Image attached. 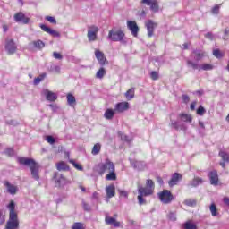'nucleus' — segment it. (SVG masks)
I'll return each mask as SVG.
<instances>
[{"instance_id": "f257e3e1", "label": "nucleus", "mask_w": 229, "mask_h": 229, "mask_svg": "<svg viewBox=\"0 0 229 229\" xmlns=\"http://www.w3.org/2000/svg\"><path fill=\"white\" fill-rule=\"evenodd\" d=\"M95 173L99 176L106 174V182H115L117 174L115 173V164L112 160L106 158L104 163H99L95 166Z\"/></svg>"}, {"instance_id": "f03ea898", "label": "nucleus", "mask_w": 229, "mask_h": 229, "mask_svg": "<svg viewBox=\"0 0 229 229\" xmlns=\"http://www.w3.org/2000/svg\"><path fill=\"white\" fill-rule=\"evenodd\" d=\"M146 187L138 186V203L139 205H146V199L144 197L147 196H153L155 192V182L153 180H147L146 181Z\"/></svg>"}, {"instance_id": "7ed1b4c3", "label": "nucleus", "mask_w": 229, "mask_h": 229, "mask_svg": "<svg viewBox=\"0 0 229 229\" xmlns=\"http://www.w3.org/2000/svg\"><path fill=\"white\" fill-rule=\"evenodd\" d=\"M18 162L21 165H28V167H30L31 176L32 178H34V180H38L40 178L38 176V169L40 166L37 164V162L34 161V159L26 158V157H18Z\"/></svg>"}, {"instance_id": "20e7f679", "label": "nucleus", "mask_w": 229, "mask_h": 229, "mask_svg": "<svg viewBox=\"0 0 229 229\" xmlns=\"http://www.w3.org/2000/svg\"><path fill=\"white\" fill-rule=\"evenodd\" d=\"M124 31L123 30H109L107 38L113 42H123L124 40Z\"/></svg>"}, {"instance_id": "39448f33", "label": "nucleus", "mask_w": 229, "mask_h": 229, "mask_svg": "<svg viewBox=\"0 0 229 229\" xmlns=\"http://www.w3.org/2000/svg\"><path fill=\"white\" fill-rule=\"evenodd\" d=\"M157 198L160 199L163 205H169L174 199L173 193L169 190H164L163 191L157 194Z\"/></svg>"}, {"instance_id": "423d86ee", "label": "nucleus", "mask_w": 229, "mask_h": 229, "mask_svg": "<svg viewBox=\"0 0 229 229\" xmlns=\"http://www.w3.org/2000/svg\"><path fill=\"white\" fill-rule=\"evenodd\" d=\"M99 31V28L96 25H92L89 27L88 30V40L89 42H95L98 39V32Z\"/></svg>"}, {"instance_id": "0eeeda50", "label": "nucleus", "mask_w": 229, "mask_h": 229, "mask_svg": "<svg viewBox=\"0 0 229 229\" xmlns=\"http://www.w3.org/2000/svg\"><path fill=\"white\" fill-rule=\"evenodd\" d=\"M127 28L131 31L132 37H139V25H137V21H127Z\"/></svg>"}, {"instance_id": "6e6552de", "label": "nucleus", "mask_w": 229, "mask_h": 229, "mask_svg": "<svg viewBox=\"0 0 229 229\" xmlns=\"http://www.w3.org/2000/svg\"><path fill=\"white\" fill-rule=\"evenodd\" d=\"M5 51H7L8 55H13L17 51V45H15L13 39H6Z\"/></svg>"}, {"instance_id": "1a4fd4ad", "label": "nucleus", "mask_w": 229, "mask_h": 229, "mask_svg": "<svg viewBox=\"0 0 229 229\" xmlns=\"http://www.w3.org/2000/svg\"><path fill=\"white\" fill-rule=\"evenodd\" d=\"M145 26L147 28L148 37L151 38L153 37V33H155V29L158 26V24L153 21V20H148L145 23Z\"/></svg>"}, {"instance_id": "9d476101", "label": "nucleus", "mask_w": 229, "mask_h": 229, "mask_svg": "<svg viewBox=\"0 0 229 229\" xmlns=\"http://www.w3.org/2000/svg\"><path fill=\"white\" fill-rule=\"evenodd\" d=\"M95 56L102 67L103 65H108V60L105 57V54L103 52L98 49L95 50Z\"/></svg>"}, {"instance_id": "9b49d317", "label": "nucleus", "mask_w": 229, "mask_h": 229, "mask_svg": "<svg viewBox=\"0 0 229 229\" xmlns=\"http://www.w3.org/2000/svg\"><path fill=\"white\" fill-rule=\"evenodd\" d=\"M210 184L217 187L219 185V175L217 174V171L214 170L208 173V174Z\"/></svg>"}, {"instance_id": "f8f14e48", "label": "nucleus", "mask_w": 229, "mask_h": 229, "mask_svg": "<svg viewBox=\"0 0 229 229\" xmlns=\"http://www.w3.org/2000/svg\"><path fill=\"white\" fill-rule=\"evenodd\" d=\"M130 109V103L128 102H120L117 103L114 106V112L118 114H123V112H126V110Z\"/></svg>"}, {"instance_id": "ddd939ff", "label": "nucleus", "mask_w": 229, "mask_h": 229, "mask_svg": "<svg viewBox=\"0 0 229 229\" xmlns=\"http://www.w3.org/2000/svg\"><path fill=\"white\" fill-rule=\"evenodd\" d=\"M15 22H21L22 24H29L30 18L26 17V15L22 13H18L14 14Z\"/></svg>"}, {"instance_id": "4468645a", "label": "nucleus", "mask_w": 229, "mask_h": 229, "mask_svg": "<svg viewBox=\"0 0 229 229\" xmlns=\"http://www.w3.org/2000/svg\"><path fill=\"white\" fill-rule=\"evenodd\" d=\"M44 96H46L47 101H50V103H54V101H56L58 99V95L53 91H49V89H45L43 91Z\"/></svg>"}, {"instance_id": "2eb2a0df", "label": "nucleus", "mask_w": 229, "mask_h": 229, "mask_svg": "<svg viewBox=\"0 0 229 229\" xmlns=\"http://www.w3.org/2000/svg\"><path fill=\"white\" fill-rule=\"evenodd\" d=\"M4 185L6 187L7 192H9V194H12L13 196L17 194V191H19V188H17V186L10 183V182L8 181H5L4 182Z\"/></svg>"}, {"instance_id": "dca6fc26", "label": "nucleus", "mask_w": 229, "mask_h": 229, "mask_svg": "<svg viewBox=\"0 0 229 229\" xmlns=\"http://www.w3.org/2000/svg\"><path fill=\"white\" fill-rule=\"evenodd\" d=\"M180 180H182V174L179 173H174L172 175L171 180L168 182V185L170 187H174V185H178V182H180Z\"/></svg>"}, {"instance_id": "f3484780", "label": "nucleus", "mask_w": 229, "mask_h": 229, "mask_svg": "<svg viewBox=\"0 0 229 229\" xmlns=\"http://www.w3.org/2000/svg\"><path fill=\"white\" fill-rule=\"evenodd\" d=\"M40 28L41 30H43V31H45L46 33H48L49 35H52V37H60V32L55 30H52L51 28L44 25V24H41L40 25Z\"/></svg>"}, {"instance_id": "a211bd4d", "label": "nucleus", "mask_w": 229, "mask_h": 229, "mask_svg": "<svg viewBox=\"0 0 229 229\" xmlns=\"http://www.w3.org/2000/svg\"><path fill=\"white\" fill-rule=\"evenodd\" d=\"M54 178L55 180V182L58 183V186L65 185L67 183V180L64 178V174H55Z\"/></svg>"}, {"instance_id": "6ab92c4d", "label": "nucleus", "mask_w": 229, "mask_h": 229, "mask_svg": "<svg viewBox=\"0 0 229 229\" xmlns=\"http://www.w3.org/2000/svg\"><path fill=\"white\" fill-rule=\"evenodd\" d=\"M106 198H108V199H110V198H114V196H115V185L110 184L106 186Z\"/></svg>"}, {"instance_id": "aec40b11", "label": "nucleus", "mask_w": 229, "mask_h": 229, "mask_svg": "<svg viewBox=\"0 0 229 229\" xmlns=\"http://www.w3.org/2000/svg\"><path fill=\"white\" fill-rule=\"evenodd\" d=\"M105 221L106 225H112L114 228H119V226H121V222H118L114 217L106 216Z\"/></svg>"}, {"instance_id": "412c9836", "label": "nucleus", "mask_w": 229, "mask_h": 229, "mask_svg": "<svg viewBox=\"0 0 229 229\" xmlns=\"http://www.w3.org/2000/svg\"><path fill=\"white\" fill-rule=\"evenodd\" d=\"M131 165L138 171L146 169V163H144V161H132Z\"/></svg>"}, {"instance_id": "4be33fe9", "label": "nucleus", "mask_w": 229, "mask_h": 229, "mask_svg": "<svg viewBox=\"0 0 229 229\" xmlns=\"http://www.w3.org/2000/svg\"><path fill=\"white\" fill-rule=\"evenodd\" d=\"M170 126L172 128H174V130H182V131H185L187 130V126L183 123H178L176 121H171Z\"/></svg>"}, {"instance_id": "5701e85b", "label": "nucleus", "mask_w": 229, "mask_h": 229, "mask_svg": "<svg viewBox=\"0 0 229 229\" xmlns=\"http://www.w3.org/2000/svg\"><path fill=\"white\" fill-rule=\"evenodd\" d=\"M186 64H187V66L190 67V69H193V71H200L201 64H198V62H194L192 60H187Z\"/></svg>"}, {"instance_id": "b1692460", "label": "nucleus", "mask_w": 229, "mask_h": 229, "mask_svg": "<svg viewBox=\"0 0 229 229\" xmlns=\"http://www.w3.org/2000/svg\"><path fill=\"white\" fill-rule=\"evenodd\" d=\"M66 99L69 106H72V108L76 106V98L72 93L66 95Z\"/></svg>"}, {"instance_id": "393cba45", "label": "nucleus", "mask_w": 229, "mask_h": 229, "mask_svg": "<svg viewBox=\"0 0 229 229\" xmlns=\"http://www.w3.org/2000/svg\"><path fill=\"white\" fill-rule=\"evenodd\" d=\"M192 53L195 55L194 60L196 62H199L201 59L205 58V52L202 50H193Z\"/></svg>"}, {"instance_id": "a878e982", "label": "nucleus", "mask_w": 229, "mask_h": 229, "mask_svg": "<svg viewBox=\"0 0 229 229\" xmlns=\"http://www.w3.org/2000/svg\"><path fill=\"white\" fill-rule=\"evenodd\" d=\"M115 112L116 111L114 109H106L104 114L105 119H106L107 121H112V119H114L115 115Z\"/></svg>"}, {"instance_id": "bb28decb", "label": "nucleus", "mask_w": 229, "mask_h": 229, "mask_svg": "<svg viewBox=\"0 0 229 229\" xmlns=\"http://www.w3.org/2000/svg\"><path fill=\"white\" fill-rule=\"evenodd\" d=\"M203 183V180L200 177H194L192 181L190 182V187H198Z\"/></svg>"}, {"instance_id": "cd10ccee", "label": "nucleus", "mask_w": 229, "mask_h": 229, "mask_svg": "<svg viewBox=\"0 0 229 229\" xmlns=\"http://www.w3.org/2000/svg\"><path fill=\"white\" fill-rule=\"evenodd\" d=\"M57 171H69V165H67V163L61 161L56 164Z\"/></svg>"}, {"instance_id": "c85d7f7f", "label": "nucleus", "mask_w": 229, "mask_h": 229, "mask_svg": "<svg viewBox=\"0 0 229 229\" xmlns=\"http://www.w3.org/2000/svg\"><path fill=\"white\" fill-rule=\"evenodd\" d=\"M179 118L181 121H183V123H192V115L191 114H180Z\"/></svg>"}, {"instance_id": "c756f323", "label": "nucleus", "mask_w": 229, "mask_h": 229, "mask_svg": "<svg viewBox=\"0 0 229 229\" xmlns=\"http://www.w3.org/2000/svg\"><path fill=\"white\" fill-rule=\"evenodd\" d=\"M125 98L128 101L135 98V88H131L126 93Z\"/></svg>"}, {"instance_id": "7c9ffc66", "label": "nucleus", "mask_w": 229, "mask_h": 229, "mask_svg": "<svg viewBox=\"0 0 229 229\" xmlns=\"http://www.w3.org/2000/svg\"><path fill=\"white\" fill-rule=\"evenodd\" d=\"M148 6H150V10L154 12V13H157L159 10L158 2L157 0H152Z\"/></svg>"}, {"instance_id": "2f4dec72", "label": "nucleus", "mask_w": 229, "mask_h": 229, "mask_svg": "<svg viewBox=\"0 0 229 229\" xmlns=\"http://www.w3.org/2000/svg\"><path fill=\"white\" fill-rule=\"evenodd\" d=\"M209 210H210L211 216L213 217H216V216H217L219 215V213L217 212V207L216 206L215 203H212L209 206Z\"/></svg>"}, {"instance_id": "473e14b6", "label": "nucleus", "mask_w": 229, "mask_h": 229, "mask_svg": "<svg viewBox=\"0 0 229 229\" xmlns=\"http://www.w3.org/2000/svg\"><path fill=\"white\" fill-rule=\"evenodd\" d=\"M105 74H106V70L101 67L96 73V78L98 80H103L105 78Z\"/></svg>"}, {"instance_id": "72a5a7b5", "label": "nucleus", "mask_w": 229, "mask_h": 229, "mask_svg": "<svg viewBox=\"0 0 229 229\" xmlns=\"http://www.w3.org/2000/svg\"><path fill=\"white\" fill-rule=\"evenodd\" d=\"M101 151V144L100 143H97L93 146V148L91 150V155H99Z\"/></svg>"}, {"instance_id": "f704fd0d", "label": "nucleus", "mask_w": 229, "mask_h": 229, "mask_svg": "<svg viewBox=\"0 0 229 229\" xmlns=\"http://www.w3.org/2000/svg\"><path fill=\"white\" fill-rule=\"evenodd\" d=\"M212 69H214V65L210 64H200V71H212Z\"/></svg>"}, {"instance_id": "c9c22d12", "label": "nucleus", "mask_w": 229, "mask_h": 229, "mask_svg": "<svg viewBox=\"0 0 229 229\" xmlns=\"http://www.w3.org/2000/svg\"><path fill=\"white\" fill-rule=\"evenodd\" d=\"M69 162L72 164V165H73V167L75 169H77V171H83V166H81V165L76 163V161H74V159H69Z\"/></svg>"}, {"instance_id": "e433bc0d", "label": "nucleus", "mask_w": 229, "mask_h": 229, "mask_svg": "<svg viewBox=\"0 0 229 229\" xmlns=\"http://www.w3.org/2000/svg\"><path fill=\"white\" fill-rule=\"evenodd\" d=\"M33 46L38 49H42V47H46V44L42 40H37V41H33Z\"/></svg>"}, {"instance_id": "4c0bfd02", "label": "nucleus", "mask_w": 229, "mask_h": 229, "mask_svg": "<svg viewBox=\"0 0 229 229\" xmlns=\"http://www.w3.org/2000/svg\"><path fill=\"white\" fill-rule=\"evenodd\" d=\"M219 157H221L222 160L225 162L229 163V154L225 152V151H220L219 152Z\"/></svg>"}, {"instance_id": "58836bf2", "label": "nucleus", "mask_w": 229, "mask_h": 229, "mask_svg": "<svg viewBox=\"0 0 229 229\" xmlns=\"http://www.w3.org/2000/svg\"><path fill=\"white\" fill-rule=\"evenodd\" d=\"M184 229H198V227L196 226V224L186 222L184 224Z\"/></svg>"}, {"instance_id": "ea45409f", "label": "nucleus", "mask_w": 229, "mask_h": 229, "mask_svg": "<svg viewBox=\"0 0 229 229\" xmlns=\"http://www.w3.org/2000/svg\"><path fill=\"white\" fill-rule=\"evenodd\" d=\"M213 55L216 56V58H223V56H225V54L219 49H215L213 51Z\"/></svg>"}, {"instance_id": "a19ab883", "label": "nucleus", "mask_w": 229, "mask_h": 229, "mask_svg": "<svg viewBox=\"0 0 229 229\" xmlns=\"http://www.w3.org/2000/svg\"><path fill=\"white\" fill-rule=\"evenodd\" d=\"M72 229H85V226L83 225V223L76 222L72 226Z\"/></svg>"}, {"instance_id": "79ce46f5", "label": "nucleus", "mask_w": 229, "mask_h": 229, "mask_svg": "<svg viewBox=\"0 0 229 229\" xmlns=\"http://www.w3.org/2000/svg\"><path fill=\"white\" fill-rule=\"evenodd\" d=\"M119 135H120L121 139L123 140H124L125 142H131V140H132L131 138L128 137L126 134H124L123 132H120Z\"/></svg>"}, {"instance_id": "37998d69", "label": "nucleus", "mask_w": 229, "mask_h": 229, "mask_svg": "<svg viewBox=\"0 0 229 229\" xmlns=\"http://www.w3.org/2000/svg\"><path fill=\"white\" fill-rule=\"evenodd\" d=\"M220 8H221V6H220L219 4H216V5L211 9V13H213V15H218Z\"/></svg>"}, {"instance_id": "c03bdc74", "label": "nucleus", "mask_w": 229, "mask_h": 229, "mask_svg": "<svg viewBox=\"0 0 229 229\" xmlns=\"http://www.w3.org/2000/svg\"><path fill=\"white\" fill-rule=\"evenodd\" d=\"M44 78H46V73H43L42 75H40V77L35 78L34 85H38V83H40V81H42V80H44Z\"/></svg>"}, {"instance_id": "a18cd8bd", "label": "nucleus", "mask_w": 229, "mask_h": 229, "mask_svg": "<svg viewBox=\"0 0 229 229\" xmlns=\"http://www.w3.org/2000/svg\"><path fill=\"white\" fill-rule=\"evenodd\" d=\"M184 204H186L187 207H194V205H196V200L189 199L184 200Z\"/></svg>"}, {"instance_id": "49530a36", "label": "nucleus", "mask_w": 229, "mask_h": 229, "mask_svg": "<svg viewBox=\"0 0 229 229\" xmlns=\"http://www.w3.org/2000/svg\"><path fill=\"white\" fill-rule=\"evenodd\" d=\"M206 112L207 111L205 110V107H203L201 106L197 109L198 115H205Z\"/></svg>"}, {"instance_id": "de8ad7c7", "label": "nucleus", "mask_w": 229, "mask_h": 229, "mask_svg": "<svg viewBox=\"0 0 229 229\" xmlns=\"http://www.w3.org/2000/svg\"><path fill=\"white\" fill-rule=\"evenodd\" d=\"M168 219H169L170 221H176V213H174V212H170V213L168 214Z\"/></svg>"}, {"instance_id": "09e8293b", "label": "nucleus", "mask_w": 229, "mask_h": 229, "mask_svg": "<svg viewBox=\"0 0 229 229\" xmlns=\"http://www.w3.org/2000/svg\"><path fill=\"white\" fill-rule=\"evenodd\" d=\"M46 140L48 144H55V142H56V140H55L53 136H47Z\"/></svg>"}, {"instance_id": "8fccbe9b", "label": "nucleus", "mask_w": 229, "mask_h": 229, "mask_svg": "<svg viewBox=\"0 0 229 229\" xmlns=\"http://www.w3.org/2000/svg\"><path fill=\"white\" fill-rule=\"evenodd\" d=\"M46 21H48V22H51V24H56V19L52 16H47Z\"/></svg>"}, {"instance_id": "3c124183", "label": "nucleus", "mask_w": 229, "mask_h": 229, "mask_svg": "<svg viewBox=\"0 0 229 229\" xmlns=\"http://www.w3.org/2000/svg\"><path fill=\"white\" fill-rule=\"evenodd\" d=\"M118 192L123 198H128V191L124 190H118Z\"/></svg>"}, {"instance_id": "603ef678", "label": "nucleus", "mask_w": 229, "mask_h": 229, "mask_svg": "<svg viewBox=\"0 0 229 229\" xmlns=\"http://www.w3.org/2000/svg\"><path fill=\"white\" fill-rule=\"evenodd\" d=\"M53 56H54V58H55V60H62V58H64V56L61 55V54L57 53V52H54Z\"/></svg>"}, {"instance_id": "864d4df0", "label": "nucleus", "mask_w": 229, "mask_h": 229, "mask_svg": "<svg viewBox=\"0 0 229 229\" xmlns=\"http://www.w3.org/2000/svg\"><path fill=\"white\" fill-rule=\"evenodd\" d=\"M51 71H53V72H60V66L58 65H54V66H51Z\"/></svg>"}, {"instance_id": "5fc2aeb1", "label": "nucleus", "mask_w": 229, "mask_h": 229, "mask_svg": "<svg viewBox=\"0 0 229 229\" xmlns=\"http://www.w3.org/2000/svg\"><path fill=\"white\" fill-rule=\"evenodd\" d=\"M150 78H152V80H158V73L157 72H151Z\"/></svg>"}, {"instance_id": "6e6d98bb", "label": "nucleus", "mask_w": 229, "mask_h": 229, "mask_svg": "<svg viewBox=\"0 0 229 229\" xmlns=\"http://www.w3.org/2000/svg\"><path fill=\"white\" fill-rule=\"evenodd\" d=\"M206 38H208L209 40H212L214 38V36L212 35L211 32H208L206 35H205Z\"/></svg>"}, {"instance_id": "4d7b16f0", "label": "nucleus", "mask_w": 229, "mask_h": 229, "mask_svg": "<svg viewBox=\"0 0 229 229\" xmlns=\"http://www.w3.org/2000/svg\"><path fill=\"white\" fill-rule=\"evenodd\" d=\"M49 106L52 108L53 112H56V110H58V106L56 105L50 104Z\"/></svg>"}, {"instance_id": "13d9d810", "label": "nucleus", "mask_w": 229, "mask_h": 229, "mask_svg": "<svg viewBox=\"0 0 229 229\" xmlns=\"http://www.w3.org/2000/svg\"><path fill=\"white\" fill-rule=\"evenodd\" d=\"M182 99L185 103H189V101H191V98L187 95H182Z\"/></svg>"}, {"instance_id": "bf43d9fd", "label": "nucleus", "mask_w": 229, "mask_h": 229, "mask_svg": "<svg viewBox=\"0 0 229 229\" xmlns=\"http://www.w3.org/2000/svg\"><path fill=\"white\" fill-rule=\"evenodd\" d=\"M153 0H141L142 4H147L148 6V4H151Z\"/></svg>"}, {"instance_id": "052dcab7", "label": "nucleus", "mask_w": 229, "mask_h": 229, "mask_svg": "<svg viewBox=\"0 0 229 229\" xmlns=\"http://www.w3.org/2000/svg\"><path fill=\"white\" fill-rule=\"evenodd\" d=\"M157 182L159 183V185H164V180H162V177L157 176Z\"/></svg>"}, {"instance_id": "680f3d73", "label": "nucleus", "mask_w": 229, "mask_h": 229, "mask_svg": "<svg viewBox=\"0 0 229 229\" xmlns=\"http://www.w3.org/2000/svg\"><path fill=\"white\" fill-rule=\"evenodd\" d=\"M224 203L225 205H227V207H229V198L228 197H225L224 199H223Z\"/></svg>"}, {"instance_id": "e2e57ef3", "label": "nucleus", "mask_w": 229, "mask_h": 229, "mask_svg": "<svg viewBox=\"0 0 229 229\" xmlns=\"http://www.w3.org/2000/svg\"><path fill=\"white\" fill-rule=\"evenodd\" d=\"M191 110H196V102H192L190 106Z\"/></svg>"}, {"instance_id": "0e129e2a", "label": "nucleus", "mask_w": 229, "mask_h": 229, "mask_svg": "<svg viewBox=\"0 0 229 229\" xmlns=\"http://www.w3.org/2000/svg\"><path fill=\"white\" fill-rule=\"evenodd\" d=\"M6 153H7V155H10V157H12V155H13V149L8 148V149L6 150Z\"/></svg>"}, {"instance_id": "69168bd1", "label": "nucleus", "mask_w": 229, "mask_h": 229, "mask_svg": "<svg viewBox=\"0 0 229 229\" xmlns=\"http://www.w3.org/2000/svg\"><path fill=\"white\" fill-rule=\"evenodd\" d=\"M98 196H99V194L95 191V192L93 193V195H92V198H93L94 199H98Z\"/></svg>"}, {"instance_id": "338daca9", "label": "nucleus", "mask_w": 229, "mask_h": 229, "mask_svg": "<svg viewBox=\"0 0 229 229\" xmlns=\"http://www.w3.org/2000/svg\"><path fill=\"white\" fill-rule=\"evenodd\" d=\"M3 30L4 33H6V31H8V25H3Z\"/></svg>"}, {"instance_id": "774afa93", "label": "nucleus", "mask_w": 229, "mask_h": 229, "mask_svg": "<svg viewBox=\"0 0 229 229\" xmlns=\"http://www.w3.org/2000/svg\"><path fill=\"white\" fill-rule=\"evenodd\" d=\"M199 126L202 130H205V123H203V122H199Z\"/></svg>"}]
</instances>
